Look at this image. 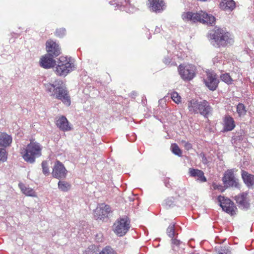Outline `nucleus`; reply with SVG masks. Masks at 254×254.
I'll return each mask as SVG.
<instances>
[{"label":"nucleus","instance_id":"obj_1","mask_svg":"<svg viewBox=\"0 0 254 254\" xmlns=\"http://www.w3.org/2000/svg\"><path fill=\"white\" fill-rule=\"evenodd\" d=\"M229 32L220 28L215 27L208 35L211 43L216 47H225L233 42Z\"/></svg>","mask_w":254,"mask_h":254},{"label":"nucleus","instance_id":"obj_2","mask_svg":"<svg viewBox=\"0 0 254 254\" xmlns=\"http://www.w3.org/2000/svg\"><path fill=\"white\" fill-rule=\"evenodd\" d=\"M41 151L40 143L31 141L26 147L20 148V154L25 161L32 164L36 158L41 155Z\"/></svg>","mask_w":254,"mask_h":254},{"label":"nucleus","instance_id":"obj_3","mask_svg":"<svg viewBox=\"0 0 254 254\" xmlns=\"http://www.w3.org/2000/svg\"><path fill=\"white\" fill-rule=\"evenodd\" d=\"M188 109L191 113H199L205 118H207L213 110L210 103L206 100L199 101L195 99H192L189 102Z\"/></svg>","mask_w":254,"mask_h":254},{"label":"nucleus","instance_id":"obj_4","mask_svg":"<svg viewBox=\"0 0 254 254\" xmlns=\"http://www.w3.org/2000/svg\"><path fill=\"white\" fill-rule=\"evenodd\" d=\"M46 91L51 96L64 100V83L61 80H56L53 84L47 83L44 84Z\"/></svg>","mask_w":254,"mask_h":254},{"label":"nucleus","instance_id":"obj_5","mask_svg":"<svg viewBox=\"0 0 254 254\" xmlns=\"http://www.w3.org/2000/svg\"><path fill=\"white\" fill-rule=\"evenodd\" d=\"M222 181L226 188H235L239 189L240 188L239 179L235 177L234 170L233 169H228L224 172Z\"/></svg>","mask_w":254,"mask_h":254},{"label":"nucleus","instance_id":"obj_6","mask_svg":"<svg viewBox=\"0 0 254 254\" xmlns=\"http://www.w3.org/2000/svg\"><path fill=\"white\" fill-rule=\"evenodd\" d=\"M130 228V220L127 217L120 218L115 222L113 226L114 232L119 236L125 235Z\"/></svg>","mask_w":254,"mask_h":254},{"label":"nucleus","instance_id":"obj_7","mask_svg":"<svg viewBox=\"0 0 254 254\" xmlns=\"http://www.w3.org/2000/svg\"><path fill=\"white\" fill-rule=\"evenodd\" d=\"M192 21H199L203 24L212 25L215 23V18L211 14L201 11L198 13H193Z\"/></svg>","mask_w":254,"mask_h":254},{"label":"nucleus","instance_id":"obj_8","mask_svg":"<svg viewBox=\"0 0 254 254\" xmlns=\"http://www.w3.org/2000/svg\"><path fill=\"white\" fill-rule=\"evenodd\" d=\"M218 201L223 211L231 215L235 214L237 208L234 203L230 199L220 195L218 197Z\"/></svg>","mask_w":254,"mask_h":254},{"label":"nucleus","instance_id":"obj_9","mask_svg":"<svg viewBox=\"0 0 254 254\" xmlns=\"http://www.w3.org/2000/svg\"><path fill=\"white\" fill-rule=\"evenodd\" d=\"M206 73V77L203 80L204 83L210 90L214 91L219 83L218 75L213 71H208Z\"/></svg>","mask_w":254,"mask_h":254},{"label":"nucleus","instance_id":"obj_10","mask_svg":"<svg viewBox=\"0 0 254 254\" xmlns=\"http://www.w3.org/2000/svg\"><path fill=\"white\" fill-rule=\"evenodd\" d=\"M179 74L184 80H191L195 75L194 67L191 65L184 66L180 64L178 67Z\"/></svg>","mask_w":254,"mask_h":254},{"label":"nucleus","instance_id":"obj_11","mask_svg":"<svg viewBox=\"0 0 254 254\" xmlns=\"http://www.w3.org/2000/svg\"><path fill=\"white\" fill-rule=\"evenodd\" d=\"M46 50L47 54L53 57H56L61 53V49L59 44L52 40H48L46 42Z\"/></svg>","mask_w":254,"mask_h":254},{"label":"nucleus","instance_id":"obj_12","mask_svg":"<svg viewBox=\"0 0 254 254\" xmlns=\"http://www.w3.org/2000/svg\"><path fill=\"white\" fill-rule=\"evenodd\" d=\"M148 6L153 12L160 13L165 9V3L163 0H148Z\"/></svg>","mask_w":254,"mask_h":254},{"label":"nucleus","instance_id":"obj_13","mask_svg":"<svg viewBox=\"0 0 254 254\" xmlns=\"http://www.w3.org/2000/svg\"><path fill=\"white\" fill-rule=\"evenodd\" d=\"M54 58L47 53L40 58V66L45 69L54 67L56 65V61L54 59Z\"/></svg>","mask_w":254,"mask_h":254},{"label":"nucleus","instance_id":"obj_14","mask_svg":"<svg viewBox=\"0 0 254 254\" xmlns=\"http://www.w3.org/2000/svg\"><path fill=\"white\" fill-rule=\"evenodd\" d=\"M111 212V207L109 205L102 204L99 207L96 208L95 217L96 219L104 220L108 216Z\"/></svg>","mask_w":254,"mask_h":254},{"label":"nucleus","instance_id":"obj_15","mask_svg":"<svg viewBox=\"0 0 254 254\" xmlns=\"http://www.w3.org/2000/svg\"><path fill=\"white\" fill-rule=\"evenodd\" d=\"M248 195L247 192H243L235 196V200L239 207L248 209L250 207Z\"/></svg>","mask_w":254,"mask_h":254},{"label":"nucleus","instance_id":"obj_16","mask_svg":"<svg viewBox=\"0 0 254 254\" xmlns=\"http://www.w3.org/2000/svg\"><path fill=\"white\" fill-rule=\"evenodd\" d=\"M76 68L75 60L71 57H64V76Z\"/></svg>","mask_w":254,"mask_h":254},{"label":"nucleus","instance_id":"obj_17","mask_svg":"<svg viewBox=\"0 0 254 254\" xmlns=\"http://www.w3.org/2000/svg\"><path fill=\"white\" fill-rule=\"evenodd\" d=\"M52 175L54 178L58 179L64 176V165L59 160H57L54 165Z\"/></svg>","mask_w":254,"mask_h":254},{"label":"nucleus","instance_id":"obj_18","mask_svg":"<svg viewBox=\"0 0 254 254\" xmlns=\"http://www.w3.org/2000/svg\"><path fill=\"white\" fill-rule=\"evenodd\" d=\"M241 176L245 184L249 188H251L254 186V175L249 173L248 172L242 170Z\"/></svg>","mask_w":254,"mask_h":254},{"label":"nucleus","instance_id":"obj_19","mask_svg":"<svg viewBox=\"0 0 254 254\" xmlns=\"http://www.w3.org/2000/svg\"><path fill=\"white\" fill-rule=\"evenodd\" d=\"M189 174L190 177H197V180L200 182H206L207 179L204 176V172L200 170L190 168L189 169Z\"/></svg>","mask_w":254,"mask_h":254},{"label":"nucleus","instance_id":"obj_20","mask_svg":"<svg viewBox=\"0 0 254 254\" xmlns=\"http://www.w3.org/2000/svg\"><path fill=\"white\" fill-rule=\"evenodd\" d=\"M224 129L225 131H231L235 127V121L230 115H226L224 119Z\"/></svg>","mask_w":254,"mask_h":254},{"label":"nucleus","instance_id":"obj_21","mask_svg":"<svg viewBox=\"0 0 254 254\" xmlns=\"http://www.w3.org/2000/svg\"><path fill=\"white\" fill-rule=\"evenodd\" d=\"M12 138L5 132H0V146L4 148L10 145Z\"/></svg>","mask_w":254,"mask_h":254},{"label":"nucleus","instance_id":"obj_22","mask_svg":"<svg viewBox=\"0 0 254 254\" xmlns=\"http://www.w3.org/2000/svg\"><path fill=\"white\" fill-rule=\"evenodd\" d=\"M219 5L222 10L232 11L235 7V2L233 0H222Z\"/></svg>","mask_w":254,"mask_h":254},{"label":"nucleus","instance_id":"obj_23","mask_svg":"<svg viewBox=\"0 0 254 254\" xmlns=\"http://www.w3.org/2000/svg\"><path fill=\"white\" fill-rule=\"evenodd\" d=\"M100 250L98 246L91 245L86 249L83 254H100Z\"/></svg>","mask_w":254,"mask_h":254},{"label":"nucleus","instance_id":"obj_24","mask_svg":"<svg viewBox=\"0 0 254 254\" xmlns=\"http://www.w3.org/2000/svg\"><path fill=\"white\" fill-rule=\"evenodd\" d=\"M19 186L22 192L26 195L31 196H35V192L32 189L27 188L24 184L22 183H20L19 184Z\"/></svg>","mask_w":254,"mask_h":254},{"label":"nucleus","instance_id":"obj_25","mask_svg":"<svg viewBox=\"0 0 254 254\" xmlns=\"http://www.w3.org/2000/svg\"><path fill=\"white\" fill-rule=\"evenodd\" d=\"M245 132L243 130L240 129L239 131H237L232 138L234 140V143L237 142H240L243 140L244 138Z\"/></svg>","mask_w":254,"mask_h":254},{"label":"nucleus","instance_id":"obj_26","mask_svg":"<svg viewBox=\"0 0 254 254\" xmlns=\"http://www.w3.org/2000/svg\"><path fill=\"white\" fill-rule=\"evenodd\" d=\"M118 8L121 10H126L125 7L129 4V0H114Z\"/></svg>","mask_w":254,"mask_h":254},{"label":"nucleus","instance_id":"obj_27","mask_svg":"<svg viewBox=\"0 0 254 254\" xmlns=\"http://www.w3.org/2000/svg\"><path fill=\"white\" fill-rule=\"evenodd\" d=\"M55 72L58 75H62L64 73V63L60 62L54 68Z\"/></svg>","mask_w":254,"mask_h":254},{"label":"nucleus","instance_id":"obj_28","mask_svg":"<svg viewBox=\"0 0 254 254\" xmlns=\"http://www.w3.org/2000/svg\"><path fill=\"white\" fill-rule=\"evenodd\" d=\"M7 159V152L4 148H0V164L6 162Z\"/></svg>","mask_w":254,"mask_h":254},{"label":"nucleus","instance_id":"obj_29","mask_svg":"<svg viewBox=\"0 0 254 254\" xmlns=\"http://www.w3.org/2000/svg\"><path fill=\"white\" fill-rule=\"evenodd\" d=\"M100 254H117V252L110 246H107L100 251Z\"/></svg>","mask_w":254,"mask_h":254},{"label":"nucleus","instance_id":"obj_30","mask_svg":"<svg viewBox=\"0 0 254 254\" xmlns=\"http://www.w3.org/2000/svg\"><path fill=\"white\" fill-rule=\"evenodd\" d=\"M237 112L240 116L245 115L247 111L245 105L242 103H239L237 106Z\"/></svg>","mask_w":254,"mask_h":254},{"label":"nucleus","instance_id":"obj_31","mask_svg":"<svg viewBox=\"0 0 254 254\" xmlns=\"http://www.w3.org/2000/svg\"><path fill=\"white\" fill-rule=\"evenodd\" d=\"M221 79L225 83L230 84L233 81L229 73H226L220 76Z\"/></svg>","mask_w":254,"mask_h":254},{"label":"nucleus","instance_id":"obj_32","mask_svg":"<svg viewBox=\"0 0 254 254\" xmlns=\"http://www.w3.org/2000/svg\"><path fill=\"white\" fill-rule=\"evenodd\" d=\"M171 147H172V151L174 154H175L179 157L182 156V151L180 149V148L179 147L178 145L177 144L174 143V144H172L171 146Z\"/></svg>","mask_w":254,"mask_h":254},{"label":"nucleus","instance_id":"obj_33","mask_svg":"<svg viewBox=\"0 0 254 254\" xmlns=\"http://www.w3.org/2000/svg\"><path fill=\"white\" fill-rule=\"evenodd\" d=\"M41 165H42V167L43 173L46 176L49 175L50 172H49V166H48V162L46 161H43L42 162Z\"/></svg>","mask_w":254,"mask_h":254},{"label":"nucleus","instance_id":"obj_34","mask_svg":"<svg viewBox=\"0 0 254 254\" xmlns=\"http://www.w3.org/2000/svg\"><path fill=\"white\" fill-rule=\"evenodd\" d=\"M167 233L170 238H173L175 235V225H170L167 229Z\"/></svg>","mask_w":254,"mask_h":254},{"label":"nucleus","instance_id":"obj_35","mask_svg":"<svg viewBox=\"0 0 254 254\" xmlns=\"http://www.w3.org/2000/svg\"><path fill=\"white\" fill-rule=\"evenodd\" d=\"M171 98L176 103L179 104L180 102H181V98L177 92H173L171 94Z\"/></svg>","mask_w":254,"mask_h":254},{"label":"nucleus","instance_id":"obj_36","mask_svg":"<svg viewBox=\"0 0 254 254\" xmlns=\"http://www.w3.org/2000/svg\"><path fill=\"white\" fill-rule=\"evenodd\" d=\"M165 204L166 207L168 208L172 207L175 206V204L174 201V198L170 197L166 199L165 200Z\"/></svg>","mask_w":254,"mask_h":254},{"label":"nucleus","instance_id":"obj_37","mask_svg":"<svg viewBox=\"0 0 254 254\" xmlns=\"http://www.w3.org/2000/svg\"><path fill=\"white\" fill-rule=\"evenodd\" d=\"M56 125L62 130H64V116H61L58 120H56Z\"/></svg>","mask_w":254,"mask_h":254},{"label":"nucleus","instance_id":"obj_38","mask_svg":"<svg viewBox=\"0 0 254 254\" xmlns=\"http://www.w3.org/2000/svg\"><path fill=\"white\" fill-rule=\"evenodd\" d=\"M71 104L70 97L67 90L64 89V105L69 106Z\"/></svg>","mask_w":254,"mask_h":254},{"label":"nucleus","instance_id":"obj_39","mask_svg":"<svg viewBox=\"0 0 254 254\" xmlns=\"http://www.w3.org/2000/svg\"><path fill=\"white\" fill-rule=\"evenodd\" d=\"M193 13L192 12H188L187 13H185L182 15V17L183 19H187L188 20L192 21V19L193 17Z\"/></svg>","mask_w":254,"mask_h":254},{"label":"nucleus","instance_id":"obj_40","mask_svg":"<svg viewBox=\"0 0 254 254\" xmlns=\"http://www.w3.org/2000/svg\"><path fill=\"white\" fill-rule=\"evenodd\" d=\"M71 129H72V125L69 124L66 117H64V131H69Z\"/></svg>","mask_w":254,"mask_h":254},{"label":"nucleus","instance_id":"obj_41","mask_svg":"<svg viewBox=\"0 0 254 254\" xmlns=\"http://www.w3.org/2000/svg\"><path fill=\"white\" fill-rule=\"evenodd\" d=\"M182 142L183 143H184V147L186 150H189L192 149V146L190 143L189 142H186V141H184V140H182Z\"/></svg>","mask_w":254,"mask_h":254},{"label":"nucleus","instance_id":"obj_42","mask_svg":"<svg viewBox=\"0 0 254 254\" xmlns=\"http://www.w3.org/2000/svg\"><path fill=\"white\" fill-rule=\"evenodd\" d=\"M218 254H231L230 252L225 247L221 248L218 252Z\"/></svg>","mask_w":254,"mask_h":254},{"label":"nucleus","instance_id":"obj_43","mask_svg":"<svg viewBox=\"0 0 254 254\" xmlns=\"http://www.w3.org/2000/svg\"><path fill=\"white\" fill-rule=\"evenodd\" d=\"M95 239L98 242H101L103 240V234L102 233H99L96 235Z\"/></svg>","mask_w":254,"mask_h":254},{"label":"nucleus","instance_id":"obj_44","mask_svg":"<svg viewBox=\"0 0 254 254\" xmlns=\"http://www.w3.org/2000/svg\"><path fill=\"white\" fill-rule=\"evenodd\" d=\"M57 36L62 37L63 35V30L62 29L57 30L55 33Z\"/></svg>","mask_w":254,"mask_h":254},{"label":"nucleus","instance_id":"obj_45","mask_svg":"<svg viewBox=\"0 0 254 254\" xmlns=\"http://www.w3.org/2000/svg\"><path fill=\"white\" fill-rule=\"evenodd\" d=\"M201 156L202 157V162L204 164H207L208 163V161L204 154H201Z\"/></svg>","mask_w":254,"mask_h":254},{"label":"nucleus","instance_id":"obj_46","mask_svg":"<svg viewBox=\"0 0 254 254\" xmlns=\"http://www.w3.org/2000/svg\"><path fill=\"white\" fill-rule=\"evenodd\" d=\"M172 243L174 245H175L177 246H179L180 244L182 243V242L180 240L177 239H172Z\"/></svg>","mask_w":254,"mask_h":254},{"label":"nucleus","instance_id":"obj_47","mask_svg":"<svg viewBox=\"0 0 254 254\" xmlns=\"http://www.w3.org/2000/svg\"><path fill=\"white\" fill-rule=\"evenodd\" d=\"M71 188V185L68 183L64 182V191H67Z\"/></svg>","mask_w":254,"mask_h":254},{"label":"nucleus","instance_id":"obj_48","mask_svg":"<svg viewBox=\"0 0 254 254\" xmlns=\"http://www.w3.org/2000/svg\"><path fill=\"white\" fill-rule=\"evenodd\" d=\"M163 62L166 64H169L171 63V59L169 57H165L163 60Z\"/></svg>","mask_w":254,"mask_h":254},{"label":"nucleus","instance_id":"obj_49","mask_svg":"<svg viewBox=\"0 0 254 254\" xmlns=\"http://www.w3.org/2000/svg\"><path fill=\"white\" fill-rule=\"evenodd\" d=\"M58 186L61 190H64V182L60 181L58 183Z\"/></svg>","mask_w":254,"mask_h":254},{"label":"nucleus","instance_id":"obj_50","mask_svg":"<svg viewBox=\"0 0 254 254\" xmlns=\"http://www.w3.org/2000/svg\"><path fill=\"white\" fill-rule=\"evenodd\" d=\"M74 231H75V228H70V232L71 233L74 232Z\"/></svg>","mask_w":254,"mask_h":254},{"label":"nucleus","instance_id":"obj_51","mask_svg":"<svg viewBox=\"0 0 254 254\" xmlns=\"http://www.w3.org/2000/svg\"><path fill=\"white\" fill-rule=\"evenodd\" d=\"M166 186L169 188L170 185L169 183H166Z\"/></svg>","mask_w":254,"mask_h":254},{"label":"nucleus","instance_id":"obj_52","mask_svg":"<svg viewBox=\"0 0 254 254\" xmlns=\"http://www.w3.org/2000/svg\"><path fill=\"white\" fill-rule=\"evenodd\" d=\"M64 175H65L66 174L65 172H67V170L65 169V168L64 169Z\"/></svg>","mask_w":254,"mask_h":254}]
</instances>
